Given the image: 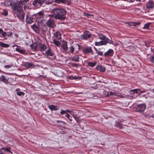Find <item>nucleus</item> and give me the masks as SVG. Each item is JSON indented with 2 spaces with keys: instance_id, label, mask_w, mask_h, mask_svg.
I'll return each mask as SVG.
<instances>
[{
  "instance_id": "nucleus-41",
  "label": "nucleus",
  "mask_w": 154,
  "mask_h": 154,
  "mask_svg": "<svg viewBox=\"0 0 154 154\" xmlns=\"http://www.w3.org/2000/svg\"><path fill=\"white\" fill-rule=\"evenodd\" d=\"M108 40L107 41H106V44L107 43H108L110 44H113V41L110 40L108 38Z\"/></svg>"
},
{
  "instance_id": "nucleus-47",
  "label": "nucleus",
  "mask_w": 154,
  "mask_h": 154,
  "mask_svg": "<svg viewBox=\"0 0 154 154\" xmlns=\"http://www.w3.org/2000/svg\"><path fill=\"white\" fill-rule=\"evenodd\" d=\"M60 113L61 114H67V113H66V110H62L60 112Z\"/></svg>"
},
{
  "instance_id": "nucleus-31",
  "label": "nucleus",
  "mask_w": 154,
  "mask_h": 154,
  "mask_svg": "<svg viewBox=\"0 0 154 154\" xmlns=\"http://www.w3.org/2000/svg\"><path fill=\"white\" fill-rule=\"evenodd\" d=\"M54 36L56 37L57 39H60L61 38V35L60 33L59 32H57L54 34Z\"/></svg>"
},
{
  "instance_id": "nucleus-17",
  "label": "nucleus",
  "mask_w": 154,
  "mask_h": 154,
  "mask_svg": "<svg viewBox=\"0 0 154 154\" xmlns=\"http://www.w3.org/2000/svg\"><path fill=\"white\" fill-rule=\"evenodd\" d=\"M146 6L148 8H152L153 7L154 5L152 1H149L147 4Z\"/></svg>"
},
{
  "instance_id": "nucleus-34",
  "label": "nucleus",
  "mask_w": 154,
  "mask_h": 154,
  "mask_svg": "<svg viewBox=\"0 0 154 154\" xmlns=\"http://www.w3.org/2000/svg\"><path fill=\"white\" fill-rule=\"evenodd\" d=\"M151 24L150 23H148L144 25V26L143 27V28L146 29H148L149 28L150 25Z\"/></svg>"
},
{
  "instance_id": "nucleus-53",
  "label": "nucleus",
  "mask_w": 154,
  "mask_h": 154,
  "mask_svg": "<svg viewBox=\"0 0 154 154\" xmlns=\"http://www.w3.org/2000/svg\"><path fill=\"white\" fill-rule=\"evenodd\" d=\"M66 110V113L67 112H69L71 114V112H72V111H71V110Z\"/></svg>"
},
{
  "instance_id": "nucleus-32",
  "label": "nucleus",
  "mask_w": 154,
  "mask_h": 154,
  "mask_svg": "<svg viewBox=\"0 0 154 154\" xmlns=\"http://www.w3.org/2000/svg\"><path fill=\"white\" fill-rule=\"evenodd\" d=\"M0 45L1 47L4 48H8L9 46V45L2 42H0Z\"/></svg>"
},
{
  "instance_id": "nucleus-11",
  "label": "nucleus",
  "mask_w": 154,
  "mask_h": 154,
  "mask_svg": "<svg viewBox=\"0 0 154 154\" xmlns=\"http://www.w3.org/2000/svg\"><path fill=\"white\" fill-rule=\"evenodd\" d=\"M61 47L65 51H66L68 50V46L67 42L63 41L62 43Z\"/></svg>"
},
{
  "instance_id": "nucleus-6",
  "label": "nucleus",
  "mask_w": 154,
  "mask_h": 154,
  "mask_svg": "<svg viewBox=\"0 0 154 154\" xmlns=\"http://www.w3.org/2000/svg\"><path fill=\"white\" fill-rule=\"evenodd\" d=\"M44 3V1L41 0H34L32 2L33 5L38 7H40Z\"/></svg>"
},
{
  "instance_id": "nucleus-7",
  "label": "nucleus",
  "mask_w": 154,
  "mask_h": 154,
  "mask_svg": "<svg viewBox=\"0 0 154 154\" xmlns=\"http://www.w3.org/2000/svg\"><path fill=\"white\" fill-rule=\"evenodd\" d=\"M114 51L112 49H109L107 51L104 53L103 56L105 57H112Z\"/></svg>"
},
{
  "instance_id": "nucleus-2",
  "label": "nucleus",
  "mask_w": 154,
  "mask_h": 154,
  "mask_svg": "<svg viewBox=\"0 0 154 154\" xmlns=\"http://www.w3.org/2000/svg\"><path fill=\"white\" fill-rule=\"evenodd\" d=\"M98 36V38L101 40V41L98 42H95V45L97 46H100L106 45V41L108 40V38H107L105 35L101 34H99Z\"/></svg>"
},
{
  "instance_id": "nucleus-36",
  "label": "nucleus",
  "mask_w": 154,
  "mask_h": 154,
  "mask_svg": "<svg viewBox=\"0 0 154 154\" xmlns=\"http://www.w3.org/2000/svg\"><path fill=\"white\" fill-rule=\"evenodd\" d=\"M0 79L1 80L3 81L4 82H5L7 81L6 78L4 75H2L0 76Z\"/></svg>"
},
{
  "instance_id": "nucleus-42",
  "label": "nucleus",
  "mask_w": 154,
  "mask_h": 154,
  "mask_svg": "<svg viewBox=\"0 0 154 154\" xmlns=\"http://www.w3.org/2000/svg\"><path fill=\"white\" fill-rule=\"evenodd\" d=\"M116 126L119 128H121L122 127L121 123L120 122H118L117 123Z\"/></svg>"
},
{
  "instance_id": "nucleus-19",
  "label": "nucleus",
  "mask_w": 154,
  "mask_h": 154,
  "mask_svg": "<svg viewBox=\"0 0 154 154\" xmlns=\"http://www.w3.org/2000/svg\"><path fill=\"white\" fill-rule=\"evenodd\" d=\"M13 0H9L5 2V5L6 6H9L12 5L13 4Z\"/></svg>"
},
{
  "instance_id": "nucleus-10",
  "label": "nucleus",
  "mask_w": 154,
  "mask_h": 154,
  "mask_svg": "<svg viewBox=\"0 0 154 154\" xmlns=\"http://www.w3.org/2000/svg\"><path fill=\"white\" fill-rule=\"evenodd\" d=\"M33 22V19L31 16L28 14L26 16V22L29 24H31Z\"/></svg>"
},
{
  "instance_id": "nucleus-27",
  "label": "nucleus",
  "mask_w": 154,
  "mask_h": 154,
  "mask_svg": "<svg viewBox=\"0 0 154 154\" xmlns=\"http://www.w3.org/2000/svg\"><path fill=\"white\" fill-rule=\"evenodd\" d=\"M49 108L51 110H58L59 109V107L58 106H55L54 105H52L50 106H49Z\"/></svg>"
},
{
  "instance_id": "nucleus-16",
  "label": "nucleus",
  "mask_w": 154,
  "mask_h": 154,
  "mask_svg": "<svg viewBox=\"0 0 154 154\" xmlns=\"http://www.w3.org/2000/svg\"><path fill=\"white\" fill-rule=\"evenodd\" d=\"M17 15L20 20H23L24 19V14L23 11Z\"/></svg>"
},
{
  "instance_id": "nucleus-46",
  "label": "nucleus",
  "mask_w": 154,
  "mask_h": 154,
  "mask_svg": "<svg viewBox=\"0 0 154 154\" xmlns=\"http://www.w3.org/2000/svg\"><path fill=\"white\" fill-rule=\"evenodd\" d=\"M2 35V36L3 37H6V33L5 32H3L2 33H1Z\"/></svg>"
},
{
  "instance_id": "nucleus-3",
  "label": "nucleus",
  "mask_w": 154,
  "mask_h": 154,
  "mask_svg": "<svg viewBox=\"0 0 154 154\" xmlns=\"http://www.w3.org/2000/svg\"><path fill=\"white\" fill-rule=\"evenodd\" d=\"M37 17L38 18L42 19L43 20H46L47 19V18L51 16L50 14H45L44 12L43 11H41L38 12L36 14Z\"/></svg>"
},
{
  "instance_id": "nucleus-28",
  "label": "nucleus",
  "mask_w": 154,
  "mask_h": 154,
  "mask_svg": "<svg viewBox=\"0 0 154 154\" xmlns=\"http://www.w3.org/2000/svg\"><path fill=\"white\" fill-rule=\"evenodd\" d=\"M53 43L57 47H60V42L55 39H53Z\"/></svg>"
},
{
  "instance_id": "nucleus-50",
  "label": "nucleus",
  "mask_w": 154,
  "mask_h": 154,
  "mask_svg": "<svg viewBox=\"0 0 154 154\" xmlns=\"http://www.w3.org/2000/svg\"><path fill=\"white\" fill-rule=\"evenodd\" d=\"M150 61L152 63H154V56L152 57L150 59Z\"/></svg>"
},
{
  "instance_id": "nucleus-38",
  "label": "nucleus",
  "mask_w": 154,
  "mask_h": 154,
  "mask_svg": "<svg viewBox=\"0 0 154 154\" xmlns=\"http://www.w3.org/2000/svg\"><path fill=\"white\" fill-rule=\"evenodd\" d=\"M31 46L32 48L36 49L37 48V45L36 44H33L31 45Z\"/></svg>"
},
{
  "instance_id": "nucleus-43",
  "label": "nucleus",
  "mask_w": 154,
  "mask_h": 154,
  "mask_svg": "<svg viewBox=\"0 0 154 154\" xmlns=\"http://www.w3.org/2000/svg\"><path fill=\"white\" fill-rule=\"evenodd\" d=\"M13 34V33L11 32H9L6 33V35L8 36H11Z\"/></svg>"
},
{
  "instance_id": "nucleus-26",
  "label": "nucleus",
  "mask_w": 154,
  "mask_h": 154,
  "mask_svg": "<svg viewBox=\"0 0 154 154\" xmlns=\"http://www.w3.org/2000/svg\"><path fill=\"white\" fill-rule=\"evenodd\" d=\"M32 27L33 30L37 33H38L39 32V28L38 27L35 25H33Z\"/></svg>"
},
{
  "instance_id": "nucleus-1",
  "label": "nucleus",
  "mask_w": 154,
  "mask_h": 154,
  "mask_svg": "<svg viewBox=\"0 0 154 154\" xmlns=\"http://www.w3.org/2000/svg\"><path fill=\"white\" fill-rule=\"evenodd\" d=\"M52 14L50 15L51 17H54L57 19L63 20L65 17L66 11L63 8H57L53 9Z\"/></svg>"
},
{
  "instance_id": "nucleus-37",
  "label": "nucleus",
  "mask_w": 154,
  "mask_h": 154,
  "mask_svg": "<svg viewBox=\"0 0 154 154\" xmlns=\"http://www.w3.org/2000/svg\"><path fill=\"white\" fill-rule=\"evenodd\" d=\"M96 63L95 62H88V65L91 67H93L94 66L96 65Z\"/></svg>"
},
{
  "instance_id": "nucleus-54",
  "label": "nucleus",
  "mask_w": 154,
  "mask_h": 154,
  "mask_svg": "<svg viewBox=\"0 0 154 154\" xmlns=\"http://www.w3.org/2000/svg\"><path fill=\"white\" fill-rule=\"evenodd\" d=\"M3 32H4V31L3 29L0 28V33L1 34Z\"/></svg>"
},
{
  "instance_id": "nucleus-18",
  "label": "nucleus",
  "mask_w": 154,
  "mask_h": 154,
  "mask_svg": "<svg viewBox=\"0 0 154 154\" xmlns=\"http://www.w3.org/2000/svg\"><path fill=\"white\" fill-rule=\"evenodd\" d=\"M79 57L78 55H76L72 57H71L70 60L72 61H74L77 62H79Z\"/></svg>"
},
{
  "instance_id": "nucleus-9",
  "label": "nucleus",
  "mask_w": 154,
  "mask_h": 154,
  "mask_svg": "<svg viewBox=\"0 0 154 154\" xmlns=\"http://www.w3.org/2000/svg\"><path fill=\"white\" fill-rule=\"evenodd\" d=\"M77 48L79 49L80 48L79 45L78 44H76L74 45V46H72L71 47L69 48V51L71 53H73L74 50L75 48Z\"/></svg>"
},
{
  "instance_id": "nucleus-59",
  "label": "nucleus",
  "mask_w": 154,
  "mask_h": 154,
  "mask_svg": "<svg viewBox=\"0 0 154 154\" xmlns=\"http://www.w3.org/2000/svg\"><path fill=\"white\" fill-rule=\"evenodd\" d=\"M24 2H27L29 0H23Z\"/></svg>"
},
{
  "instance_id": "nucleus-63",
  "label": "nucleus",
  "mask_w": 154,
  "mask_h": 154,
  "mask_svg": "<svg viewBox=\"0 0 154 154\" xmlns=\"http://www.w3.org/2000/svg\"><path fill=\"white\" fill-rule=\"evenodd\" d=\"M153 92H154V89H153Z\"/></svg>"
},
{
  "instance_id": "nucleus-15",
  "label": "nucleus",
  "mask_w": 154,
  "mask_h": 154,
  "mask_svg": "<svg viewBox=\"0 0 154 154\" xmlns=\"http://www.w3.org/2000/svg\"><path fill=\"white\" fill-rule=\"evenodd\" d=\"M69 2V0H54V2L55 3H60L67 4Z\"/></svg>"
},
{
  "instance_id": "nucleus-45",
  "label": "nucleus",
  "mask_w": 154,
  "mask_h": 154,
  "mask_svg": "<svg viewBox=\"0 0 154 154\" xmlns=\"http://www.w3.org/2000/svg\"><path fill=\"white\" fill-rule=\"evenodd\" d=\"M71 114L73 116V118L75 119V120H76L77 117H76V116L75 115H74V113L72 112H71Z\"/></svg>"
},
{
  "instance_id": "nucleus-23",
  "label": "nucleus",
  "mask_w": 154,
  "mask_h": 154,
  "mask_svg": "<svg viewBox=\"0 0 154 154\" xmlns=\"http://www.w3.org/2000/svg\"><path fill=\"white\" fill-rule=\"evenodd\" d=\"M38 46L41 51H44L47 48L46 46L44 44H39Z\"/></svg>"
},
{
  "instance_id": "nucleus-5",
  "label": "nucleus",
  "mask_w": 154,
  "mask_h": 154,
  "mask_svg": "<svg viewBox=\"0 0 154 154\" xmlns=\"http://www.w3.org/2000/svg\"><path fill=\"white\" fill-rule=\"evenodd\" d=\"M91 34L88 31L84 32L83 35H81V38L82 39L86 40L91 37Z\"/></svg>"
},
{
  "instance_id": "nucleus-40",
  "label": "nucleus",
  "mask_w": 154,
  "mask_h": 154,
  "mask_svg": "<svg viewBox=\"0 0 154 154\" xmlns=\"http://www.w3.org/2000/svg\"><path fill=\"white\" fill-rule=\"evenodd\" d=\"M65 116L70 121H72V117H71V118H70V115L69 114H66L65 115Z\"/></svg>"
},
{
  "instance_id": "nucleus-12",
  "label": "nucleus",
  "mask_w": 154,
  "mask_h": 154,
  "mask_svg": "<svg viewBox=\"0 0 154 154\" xmlns=\"http://www.w3.org/2000/svg\"><path fill=\"white\" fill-rule=\"evenodd\" d=\"M57 125L61 129L64 128L65 122L62 121H57Z\"/></svg>"
},
{
  "instance_id": "nucleus-13",
  "label": "nucleus",
  "mask_w": 154,
  "mask_h": 154,
  "mask_svg": "<svg viewBox=\"0 0 154 154\" xmlns=\"http://www.w3.org/2000/svg\"><path fill=\"white\" fill-rule=\"evenodd\" d=\"M14 12L17 15L23 11L21 8L18 7L14 8Z\"/></svg>"
},
{
  "instance_id": "nucleus-14",
  "label": "nucleus",
  "mask_w": 154,
  "mask_h": 154,
  "mask_svg": "<svg viewBox=\"0 0 154 154\" xmlns=\"http://www.w3.org/2000/svg\"><path fill=\"white\" fill-rule=\"evenodd\" d=\"M92 51L91 47H88L84 48L83 50V52L85 54L90 53Z\"/></svg>"
},
{
  "instance_id": "nucleus-29",
  "label": "nucleus",
  "mask_w": 154,
  "mask_h": 154,
  "mask_svg": "<svg viewBox=\"0 0 154 154\" xmlns=\"http://www.w3.org/2000/svg\"><path fill=\"white\" fill-rule=\"evenodd\" d=\"M109 94L111 95H116V96H118V97H120L121 98H125V96H123L122 95H121V94H118V95H117V94L116 93H114V92H109Z\"/></svg>"
},
{
  "instance_id": "nucleus-51",
  "label": "nucleus",
  "mask_w": 154,
  "mask_h": 154,
  "mask_svg": "<svg viewBox=\"0 0 154 154\" xmlns=\"http://www.w3.org/2000/svg\"><path fill=\"white\" fill-rule=\"evenodd\" d=\"M134 22H129L128 23V24L131 26H134Z\"/></svg>"
},
{
  "instance_id": "nucleus-55",
  "label": "nucleus",
  "mask_w": 154,
  "mask_h": 154,
  "mask_svg": "<svg viewBox=\"0 0 154 154\" xmlns=\"http://www.w3.org/2000/svg\"><path fill=\"white\" fill-rule=\"evenodd\" d=\"M109 92H108V94L106 95V96L107 97H109V96L111 95L110 94H109Z\"/></svg>"
},
{
  "instance_id": "nucleus-62",
  "label": "nucleus",
  "mask_w": 154,
  "mask_h": 154,
  "mask_svg": "<svg viewBox=\"0 0 154 154\" xmlns=\"http://www.w3.org/2000/svg\"><path fill=\"white\" fill-rule=\"evenodd\" d=\"M75 77H74L73 79H75Z\"/></svg>"
},
{
  "instance_id": "nucleus-61",
  "label": "nucleus",
  "mask_w": 154,
  "mask_h": 154,
  "mask_svg": "<svg viewBox=\"0 0 154 154\" xmlns=\"http://www.w3.org/2000/svg\"><path fill=\"white\" fill-rule=\"evenodd\" d=\"M137 1H140L141 0H136Z\"/></svg>"
},
{
  "instance_id": "nucleus-25",
  "label": "nucleus",
  "mask_w": 154,
  "mask_h": 154,
  "mask_svg": "<svg viewBox=\"0 0 154 154\" xmlns=\"http://www.w3.org/2000/svg\"><path fill=\"white\" fill-rule=\"evenodd\" d=\"M20 91V89L19 88H17L16 90L17 94L20 96L24 95V93L22 91Z\"/></svg>"
},
{
  "instance_id": "nucleus-4",
  "label": "nucleus",
  "mask_w": 154,
  "mask_h": 154,
  "mask_svg": "<svg viewBox=\"0 0 154 154\" xmlns=\"http://www.w3.org/2000/svg\"><path fill=\"white\" fill-rule=\"evenodd\" d=\"M146 107V105L145 104H140L137 105L136 108V111L138 112H143Z\"/></svg>"
},
{
  "instance_id": "nucleus-56",
  "label": "nucleus",
  "mask_w": 154,
  "mask_h": 154,
  "mask_svg": "<svg viewBox=\"0 0 154 154\" xmlns=\"http://www.w3.org/2000/svg\"><path fill=\"white\" fill-rule=\"evenodd\" d=\"M129 2H133L134 0H128Z\"/></svg>"
},
{
  "instance_id": "nucleus-30",
  "label": "nucleus",
  "mask_w": 154,
  "mask_h": 154,
  "mask_svg": "<svg viewBox=\"0 0 154 154\" xmlns=\"http://www.w3.org/2000/svg\"><path fill=\"white\" fill-rule=\"evenodd\" d=\"M16 50L20 53L23 54H25L26 53V51L23 49H22L20 48H16Z\"/></svg>"
},
{
  "instance_id": "nucleus-8",
  "label": "nucleus",
  "mask_w": 154,
  "mask_h": 154,
  "mask_svg": "<svg viewBox=\"0 0 154 154\" xmlns=\"http://www.w3.org/2000/svg\"><path fill=\"white\" fill-rule=\"evenodd\" d=\"M46 23L47 25L50 28H53L55 26L54 21L51 19L48 20Z\"/></svg>"
},
{
  "instance_id": "nucleus-20",
  "label": "nucleus",
  "mask_w": 154,
  "mask_h": 154,
  "mask_svg": "<svg viewBox=\"0 0 154 154\" xmlns=\"http://www.w3.org/2000/svg\"><path fill=\"white\" fill-rule=\"evenodd\" d=\"M45 53L47 55L51 56H53L54 54L53 51L49 48L47 50L45 51Z\"/></svg>"
},
{
  "instance_id": "nucleus-21",
  "label": "nucleus",
  "mask_w": 154,
  "mask_h": 154,
  "mask_svg": "<svg viewBox=\"0 0 154 154\" xmlns=\"http://www.w3.org/2000/svg\"><path fill=\"white\" fill-rule=\"evenodd\" d=\"M24 66L27 68H29L34 66L33 64L31 63L26 62L24 64Z\"/></svg>"
},
{
  "instance_id": "nucleus-57",
  "label": "nucleus",
  "mask_w": 154,
  "mask_h": 154,
  "mask_svg": "<svg viewBox=\"0 0 154 154\" xmlns=\"http://www.w3.org/2000/svg\"><path fill=\"white\" fill-rule=\"evenodd\" d=\"M0 154H4L1 151V149H0Z\"/></svg>"
},
{
  "instance_id": "nucleus-49",
  "label": "nucleus",
  "mask_w": 154,
  "mask_h": 154,
  "mask_svg": "<svg viewBox=\"0 0 154 154\" xmlns=\"http://www.w3.org/2000/svg\"><path fill=\"white\" fill-rule=\"evenodd\" d=\"M12 66V65H6L4 67L5 68L8 69V68H9L10 67H11Z\"/></svg>"
},
{
  "instance_id": "nucleus-52",
  "label": "nucleus",
  "mask_w": 154,
  "mask_h": 154,
  "mask_svg": "<svg viewBox=\"0 0 154 154\" xmlns=\"http://www.w3.org/2000/svg\"><path fill=\"white\" fill-rule=\"evenodd\" d=\"M70 64L72 65L74 67H77L78 66V65L76 63H70Z\"/></svg>"
},
{
  "instance_id": "nucleus-35",
  "label": "nucleus",
  "mask_w": 154,
  "mask_h": 154,
  "mask_svg": "<svg viewBox=\"0 0 154 154\" xmlns=\"http://www.w3.org/2000/svg\"><path fill=\"white\" fill-rule=\"evenodd\" d=\"M99 69L100 70V71L102 72H104L105 71L106 69L103 66H100L99 67Z\"/></svg>"
},
{
  "instance_id": "nucleus-39",
  "label": "nucleus",
  "mask_w": 154,
  "mask_h": 154,
  "mask_svg": "<svg viewBox=\"0 0 154 154\" xmlns=\"http://www.w3.org/2000/svg\"><path fill=\"white\" fill-rule=\"evenodd\" d=\"M2 149L4 150L5 151H7L8 152H10L11 153H12V152L10 151L9 148H5L3 147L2 148Z\"/></svg>"
},
{
  "instance_id": "nucleus-44",
  "label": "nucleus",
  "mask_w": 154,
  "mask_h": 154,
  "mask_svg": "<svg viewBox=\"0 0 154 154\" xmlns=\"http://www.w3.org/2000/svg\"><path fill=\"white\" fill-rule=\"evenodd\" d=\"M140 24V23L139 22H134V26L135 27H137L138 26H139Z\"/></svg>"
},
{
  "instance_id": "nucleus-33",
  "label": "nucleus",
  "mask_w": 154,
  "mask_h": 154,
  "mask_svg": "<svg viewBox=\"0 0 154 154\" xmlns=\"http://www.w3.org/2000/svg\"><path fill=\"white\" fill-rule=\"evenodd\" d=\"M8 12L7 10L5 9H3L2 12L1 14L5 16H6L8 14Z\"/></svg>"
},
{
  "instance_id": "nucleus-48",
  "label": "nucleus",
  "mask_w": 154,
  "mask_h": 154,
  "mask_svg": "<svg viewBox=\"0 0 154 154\" xmlns=\"http://www.w3.org/2000/svg\"><path fill=\"white\" fill-rule=\"evenodd\" d=\"M97 53L99 55L102 56L103 55V52L100 51H98L97 52Z\"/></svg>"
},
{
  "instance_id": "nucleus-24",
  "label": "nucleus",
  "mask_w": 154,
  "mask_h": 154,
  "mask_svg": "<svg viewBox=\"0 0 154 154\" xmlns=\"http://www.w3.org/2000/svg\"><path fill=\"white\" fill-rule=\"evenodd\" d=\"M140 91V90L138 89H135L133 90H131L129 91V92L130 93V94H133L134 93H136L137 94H138V91Z\"/></svg>"
},
{
  "instance_id": "nucleus-60",
  "label": "nucleus",
  "mask_w": 154,
  "mask_h": 154,
  "mask_svg": "<svg viewBox=\"0 0 154 154\" xmlns=\"http://www.w3.org/2000/svg\"><path fill=\"white\" fill-rule=\"evenodd\" d=\"M152 51L153 52V54H154V48L152 50V49L151 48Z\"/></svg>"
},
{
  "instance_id": "nucleus-58",
  "label": "nucleus",
  "mask_w": 154,
  "mask_h": 154,
  "mask_svg": "<svg viewBox=\"0 0 154 154\" xmlns=\"http://www.w3.org/2000/svg\"><path fill=\"white\" fill-rule=\"evenodd\" d=\"M140 91V93H142L145 92V91Z\"/></svg>"
},
{
  "instance_id": "nucleus-22",
  "label": "nucleus",
  "mask_w": 154,
  "mask_h": 154,
  "mask_svg": "<svg viewBox=\"0 0 154 154\" xmlns=\"http://www.w3.org/2000/svg\"><path fill=\"white\" fill-rule=\"evenodd\" d=\"M46 20H41L40 22H38V25L40 27L42 28L43 26H44L46 23L45 22Z\"/></svg>"
}]
</instances>
